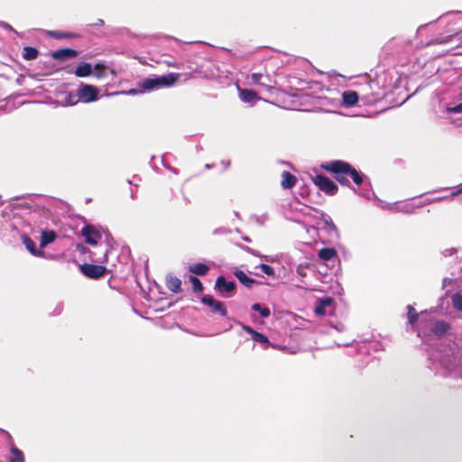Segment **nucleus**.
<instances>
[{
    "instance_id": "obj_1",
    "label": "nucleus",
    "mask_w": 462,
    "mask_h": 462,
    "mask_svg": "<svg viewBox=\"0 0 462 462\" xmlns=\"http://www.w3.org/2000/svg\"><path fill=\"white\" fill-rule=\"evenodd\" d=\"M322 168L335 174L336 180L342 185H348L347 176L351 177L356 185L363 182V175L354 169L348 162L332 161L322 164Z\"/></svg>"
},
{
    "instance_id": "obj_2",
    "label": "nucleus",
    "mask_w": 462,
    "mask_h": 462,
    "mask_svg": "<svg viewBox=\"0 0 462 462\" xmlns=\"http://www.w3.org/2000/svg\"><path fill=\"white\" fill-rule=\"evenodd\" d=\"M179 79V73L171 72L162 76L146 78L142 80L140 87L145 91H153L160 88H170L173 86Z\"/></svg>"
},
{
    "instance_id": "obj_3",
    "label": "nucleus",
    "mask_w": 462,
    "mask_h": 462,
    "mask_svg": "<svg viewBox=\"0 0 462 462\" xmlns=\"http://www.w3.org/2000/svg\"><path fill=\"white\" fill-rule=\"evenodd\" d=\"M99 91L92 85L81 83L77 89L78 100L83 103H90L97 100Z\"/></svg>"
},
{
    "instance_id": "obj_4",
    "label": "nucleus",
    "mask_w": 462,
    "mask_h": 462,
    "mask_svg": "<svg viewBox=\"0 0 462 462\" xmlns=\"http://www.w3.org/2000/svg\"><path fill=\"white\" fill-rule=\"evenodd\" d=\"M314 183L328 195H335L337 191L335 182L326 176L317 175L314 179Z\"/></svg>"
},
{
    "instance_id": "obj_5",
    "label": "nucleus",
    "mask_w": 462,
    "mask_h": 462,
    "mask_svg": "<svg viewBox=\"0 0 462 462\" xmlns=\"http://www.w3.org/2000/svg\"><path fill=\"white\" fill-rule=\"evenodd\" d=\"M81 273L91 279H98L106 273V268L102 265L84 263L80 265Z\"/></svg>"
},
{
    "instance_id": "obj_6",
    "label": "nucleus",
    "mask_w": 462,
    "mask_h": 462,
    "mask_svg": "<svg viewBox=\"0 0 462 462\" xmlns=\"http://www.w3.org/2000/svg\"><path fill=\"white\" fill-rule=\"evenodd\" d=\"M201 302L208 307L211 308V312L212 313H217L219 314L221 317H226L227 315V310L224 305V303L220 300H215L212 296L210 295H205L202 299H201Z\"/></svg>"
},
{
    "instance_id": "obj_7",
    "label": "nucleus",
    "mask_w": 462,
    "mask_h": 462,
    "mask_svg": "<svg viewBox=\"0 0 462 462\" xmlns=\"http://www.w3.org/2000/svg\"><path fill=\"white\" fill-rule=\"evenodd\" d=\"M215 287L222 296L228 298L232 296L236 289V282H227L224 276H219L216 280Z\"/></svg>"
},
{
    "instance_id": "obj_8",
    "label": "nucleus",
    "mask_w": 462,
    "mask_h": 462,
    "mask_svg": "<svg viewBox=\"0 0 462 462\" xmlns=\"http://www.w3.org/2000/svg\"><path fill=\"white\" fill-rule=\"evenodd\" d=\"M81 233L85 241L91 245H96L101 238V234L90 225L85 226Z\"/></svg>"
},
{
    "instance_id": "obj_9",
    "label": "nucleus",
    "mask_w": 462,
    "mask_h": 462,
    "mask_svg": "<svg viewBox=\"0 0 462 462\" xmlns=\"http://www.w3.org/2000/svg\"><path fill=\"white\" fill-rule=\"evenodd\" d=\"M21 239L31 254L37 257H44V251L37 249L35 243L25 233L21 235Z\"/></svg>"
},
{
    "instance_id": "obj_10",
    "label": "nucleus",
    "mask_w": 462,
    "mask_h": 462,
    "mask_svg": "<svg viewBox=\"0 0 462 462\" xmlns=\"http://www.w3.org/2000/svg\"><path fill=\"white\" fill-rule=\"evenodd\" d=\"M383 208H386L389 210H393L396 212H402L405 214H414L416 211V208H419L420 207H417V204L413 203H405L402 205H387L386 207L381 206Z\"/></svg>"
},
{
    "instance_id": "obj_11",
    "label": "nucleus",
    "mask_w": 462,
    "mask_h": 462,
    "mask_svg": "<svg viewBox=\"0 0 462 462\" xmlns=\"http://www.w3.org/2000/svg\"><path fill=\"white\" fill-rule=\"evenodd\" d=\"M78 55V51L73 49H60L52 53V57L55 60H68L75 58Z\"/></svg>"
},
{
    "instance_id": "obj_12",
    "label": "nucleus",
    "mask_w": 462,
    "mask_h": 462,
    "mask_svg": "<svg viewBox=\"0 0 462 462\" xmlns=\"http://www.w3.org/2000/svg\"><path fill=\"white\" fill-rule=\"evenodd\" d=\"M56 233L53 230H41V248L46 247L48 245L54 242L56 239Z\"/></svg>"
},
{
    "instance_id": "obj_13",
    "label": "nucleus",
    "mask_w": 462,
    "mask_h": 462,
    "mask_svg": "<svg viewBox=\"0 0 462 462\" xmlns=\"http://www.w3.org/2000/svg\"><path fill=\"white\" fill-rule=\"evenodd\" d=\"M238 91L240 99L245 103H253L258 99L257 94L253 90L238 87Z\"/></svg>"
},
{
    "instance_id": "obj_14",
    "label": "nucleus",
    "mask_w": 462,
    "mask_h": 462,
    "mask_svg": "<svg viewBox=\"0 0 462 462\" xmlns=\"http://www.w3.org/2000/svg\"><path fill=\"white\" fill-rule=\"evenodd\" d=\"M342 99L345 106H353L358 101V95L356 91L347 90L343 92Z\"/></svg>"
},
{
    "instance_id": "obj_15",
    "label": "nucleus",
    "mask_w": 462,
    "mask_h": 462,
    "mask_svg": "<svg viewBox=\"0 0 462 462\" xmlns=\"http://www.w3.org/2000/svg\"><path fill=\"white\" fill-rule=\"evenodd\" d=\"M79 78L88 77L93 73V67L90 63L81 62L74 71Z\"/></svg>"
},
{
    "instance_id": "obj_16",
    "label": "nucleus",
    "mask_w": 462,
    "mask_h": 462,
    "mask_svg": "<svg viewBox=\"0 0 462 462\" xmlns=\"http://www.w3.org/2000/svg\"><path fill=\"white\" fill-rule=\"evenodd\" d=\"M234 275L246 288H252L254 284L256 283V281L254 279L249 277L241 270H236L234 272Z\"/></svg>"
},
{
    "instance_id": "obj_17",
    "label": "nucleus",
    "mask_w": 462,
    "mask_h": 462,
    "mask_svg": "<svg viewBox=\"0 0 462 462\" xmlns=\"http://www.w3.org/2000/svg\"><path fill=\"white\" fill-rule=\"evenodd\" d=\"M297 179L294 175L289 171H283L282 173V187L285 189H291L295 186Z\"/></svg>"
},
{
    "instance_id": "obj_18",
    "label": "nucleus",
    "mask_w": 462,
    "mask_h": 462,
    "mask_svg": "<svg viewBox=\"0 0 462 462\" xmlns=\"http://www.w3.org/2000/svg\"><path fill=\"white\" fill-rule=\"evenodd\" d=\"M167 288L172 292L180 291L181 281L173 275H168L166 278Z\"/></svg>"
},
{
    "instance_id": "obj_19",
    "label": "nucleus",
    "mask_w": 462,
    "mask_h": 462,
    "mask_svg": "<svg viewBox=\"0 0 462 462\" xmlns=\"http://www.w3.org/2000/svg\"><path fill=\"white\" fill-rule=\"evenodd\" d=\"M448 329L449 325L442 320H438L434 322L433 327L431 328L432 332L439 337L445 335Z\"/></svg>"
},
{
    "instance_id": "obj_20",
    "label": "nucleus",
    "mask_w": 462,
    "mask_h": 462,
    "mask_svg": "<svg viewBox=\"0 0 462 462\" xmlns=\"http://www.w3.org/2000/svg\"><path fill=\"white\" fill-rule=\"evenodd\" d=\"M189 271L195 275L204 276L208 273L209 267L205 263H199L189 265Z\"/></svg>"
},
{
    "instance_id": "obj_21",
    "label": "nucleus",
    "mask_w": 462,
    "mask_h": 462,
    "mask_svg": "<svg viewBox=\"0 0 462 462\" xmlns=\"http://www.w3.org/2000/svg\"><path fill=\"white\" fill-rule=\"evenodd\" d=\"M319 257L323 261H330L337 256V251L332 247H325L319 251Z\"/></svg>"
},
{
    "instance_id": "obj_22",
    "label": "nucleus",
    "mask_w": 462,
    "mask_h": 462,
    "mask_svg": "<svg viewBox=\"0 0 462 462\" xmlns=\"http://www.w3.org/2000/svg\"><path fill=\"white\" fill-rule=\"evenodd\" d=\"M7 459L9 462H24V456L18 448L12 447Z\"/></svg>"
},
{
    "instance_id": "obj_23",
    "label": "nucleus",
    "mask_w": 462,
    "mask_h": 462,
    "mask_svg": "<svg viewBox=\"0 0 462 462\" xmlns=\"http://www.w3.org/2000/svg\"><path fill=\"white\" fill-rule=\"evenodd\" d=\"M332 303L331 298H325L319 301V303L315 307V313L319 316H323L326 314V308L330 306Z\"/></svg>"
},
{
    "instance_id": "obj_24",
    "label": "nucleus",
    "mask_w": 462,
    "mask_h": 462,
    "mask_svg": "<svg viewBox=\"0 0 462 462\" xmlns=\"http://www.w3.org/2000/svg\"><path fill=\"white\" fill-rule=\"evenodd\" d=\"M39 51L37 49L26 46L23 50V58L26 60H32L37 58Z\"/></svg>"
},
{
    "instance_id": "obj_25",
    "label": "nucleus",
    "mask_w": 462,
    "mask_h": 462,
    "mask_svg": "<svg viewBox=\"0 0 462 462\" xmlns=\"http://www.w3.org/2000/svg\"><path fill=\"white\" fill-rule=\"evenodd\" d=\"M252 310L258 311L263 318H267L271 314L269 308L263 307L260 303H254L252 305Z\"/></svg>"
},
{
    "instance_id": "obj_26",
    "label": "nucleus",
    "mask_w": 462,
    "mask_h": 462,
    "mask_svg": "<svg viewBox=\"0 0 462 462\" xmlns=\"http://www.w3.org/2000/svg\"><path fill=\"white\" fill-rule=\"evenodd\" d=\"M408 310V320L411 325H414V323L418 320V313L415 309L411 305L407 306Z\"/></svg>"
},
{
    "instance_id": "obj_27",
    "label": "nucleus",
    "mask_w": 462,
    "mask_h": 462,
    "mask_svg": "<svg viewBox=\"0 0 462 462\" xmlns=\"http://www.w3.org/2000/svg\"><path fill=\"white\" fill-rule=\"evenodd\" d=\"M189 281H190V282L192 284L194 291L201 292L203 291V285H202V283H201V282L199 281V278H197L196 276L190 275L189 276Z\"/></svg>"
},
{
    "instance_id": "obj_28",
    "label": "nucleus",
    "mask_w": 462,
    "mask_h": 462,
    "mask_svg": "<svg viewBox=\"0 0 462 462\" xmlns=\"http://www.w3.org/2000/svg\"><path fill=\"white\" fill-rule=\"evenodd\" d=\"M445 199H448V196L436 197V198H432V199H425L423 201L418 203L417 207L421 208V207H423L425 205L435 203V202H439V201H442V200H445Z\"/></svg>"
},
{
    "instance_id": "obj_29",
    "label": "nucleus",
    "mask_w": 462,
    "mask_h": 462,
    "mask_svg": "<svg viewBox=\"0 0 462 462\" xmlns=\"http://www.w3.org/2000/svg\"><path fill=\"white\" fill-rule=\"evenodd\" d=\"M48 34H50L51 36H52L55 39L72 38L75 36L73 33L63 32H59V31H50V32H48Z\"/></svg>"
},
{
    "instance_id": "obj_30",
    "label": "nucleus",
    "mask_w": 462,
    "mask_h": 462,
    "mask_svg": "<svg viewBox=\"0 0 462 462\" xmlns=\"http://www.w3.org/2000/svg\"><path fill=\"white\" fill-rule=\"evenodd\" d=\"M252 338L254 339V341L258 342L263 345H265V346H267L269 344L268 337L266 336H264L263 334L259 333L257 331L254 332Z\"/></svg>"
},
{
    "instance_id": "obj_31",
    "label": "nucleus",
    "mask_w": 462,
    "mask_h": 462,
    "mask_svg": "<svg viewBox=\"0 0 462 462\" xmlns=\"http://www.w3.org/2000/svg\"><path fill=\"white\" fill-rule=\"evenodd\" d=\"M452 303L457 310H462V291L453 295Z\"/></svg>"
},
{
    "instance_id": "obj_32",
    "label": "nucleus",
    "mask_w": 462,
    "mask_h": 462,
    "mask_svg": "<svg viewBox=\"0 0 462 462\" xmlns=\"http://www.w3.org/2000/svg\"><path fill=\"white\" fill-rule=\"evenodd\" d=\"M105 66L101 64H96L93 68V73L95 77L100 79L105 77Z\"/></svg>"
},
{
    "instance_id": "obj_33",
    "label": "nucleus",
    "mask_w": 462,
    "mask_h": 462,
    "mask_svg": "<svg viewBox=\"0 0 462 462\" xmlns=\"http://www.w3.org/2000/svg\"><path fill=\"white\" fill-rule=\"evenodd\" d=\"M258 268L261 269V271L268 275V276H271V277H273L275 275V273H274V270L273 267H271L270 265L268 264H265V263H261Z\"/></svg>"
},
{
    "instance_id": "obj_34",
    "label": "nucleus",
    "mask_w": 462,
    "mask_h": 462,
    "mask_svg": "<svg viewBox=\"0 0 462 462\" xmlns=\"http://www.w3.org/2000/svg\"><path fill=\"white\" fill-rule=\"evenodd\" d=\"M66 104L69 106H74L76 105L79 100H78L77 93L74 95L72 93H69L66 97Z\"/></svg>"
},
{
    "instance_id": "obj_35",
    "label": "nucleus",
    "mask_w": 462,
    "mask_h": 462,
    "mask_svg": "<svg viewBox=\"0 0 462 462\" xmlns=\"http://www.w3.org/2000/svg\"><path fill=\"white\" fill-rule=\"evenodd\" d=\"M263 77V75L262 73H253L251 75L252 83L264 86V84L261 81Z\"/></svg>"
},
{
    "instance_id": "obj_36",
    "label": "nucleus",
    "mask_w": 462,
    "mask_h": 462,
    "mask_svg": "<svg viewBox=\"0 0 462 462\" xmlns=\"http://www.w3.org/2000/svg\"><path fill=\"white\" fill-rule=\"evenodd\" d=\"M324 222L326 224V226L328 227H329L330 230H334L336 231L337 230V226L336 225L333 223L332 219L330 217L327 216L325 218H324Z\"/></svg>"
},
{
    "instance_id": "obj_37",
    "label": "nucleus",
    "mask_w": 462,
    "mask_h": 462,
    "mask_svg": "<svg viewBox=\"0 0 462 462\" xmlns=\"http://www.w3.org/2000/svg\"><path fill=\"white\" fill-rule=\"evenodd\" d=\"M448 112L454 113V114L462 113V102L460 104H458L457 106L448 107Z\"/></svg>"
},
{
    "instance_id": "obj_38",
    "label": "nucleus",
    "mask_w": 462,
    "mask_h": 462,
    "mask_svg": "<svg viewBox=\"0 0 462 462\" xmlns=\"http://www.w3.org/2000/svg\"><path fill=\"white\" fill-rule=\"evenodd\" d=\"M456 253H457V248L452 247V248H448V249L444 250L442 252V254L445 257H447V256H451V255H453Z\"/></svg>"
},
{
    "instance_id": "obj_39",
    "label": "nucleus",
    "mask_w": 462,
    "mask_h": 462,
    "mask_svg": "<svg viewBox=\"0 0 462 462\" xmlns=\"http://www.w3.org/2000/svg\"><path fill=\"white\" fill-rule=\"evenodd\" d=\"M243 249L245 250L247 253L255 255V256H261V254L254 249L248 247V246H243Z\"/></svg>"
},
{
    "instance_id": "obj_40",
    "label": "nucleus",
    "mask_w": 462,
    "mask_h": 462,
    "mask_svg": "<svg viewBox=\"0 0 462 462\" xmlns=\"http://www.w3.org/2000/svg\"><path fill=\"white\" fill-rule=\"evenodd\" d=\"M462 193V183L460 185H458L457 187V189L454 192H452L449 196H448V199H453L454 197H456L457 195Z\"/></svg>"
},
{
    "instance_id": "obj_41",
    "label": "nucleus",
    "mask_w": 462,
    "mask_h": 462,
    "mask_svg": "<svg viewBox=\"0 0 462 462\" xmlns=\"http://www.w3.org/2000/svg\"><path fill=\"white\" fill-rule=\"evenodd\" d=\"M241 326L245 332H247L248 334L251 335V337L253 336L254 332H255V330L253 328H251L250 326L243 325V324H241Z\"/></svg>"
},
{
    "instance_id": "obj_42",
    "label": "nucleus",
    "mask_w": 462,
    "mask_h": 462,
    "mask_svg": "<svg viewBox=\"0 0 462 462\" xmlns=\"http://www.w3.org/2000/svg\"><path fill=\"white\" fill-rule=\"evenodd\" d=\"M0 26L5 28V29L13 31V32H14L16 33V32L13 29V27L10 24H8L7 23H5V22H0Z\"/></svg>"
},
{
    "instance_id": "obj_43",
    "label": "nucleus",
    "mask_w": 462,
    "mask_h": 462,
    "mask_svg": "<svg viewBox=\"0 0 462 462\" xmlns=\"http://www.w3.org/2000/svg\"><path fill=\"white\" fill-rule=\"evenodd\" d=\"M105 22L103 19H97L94 23L90 24L91 26H103Z\"/></svg>"
},
{
    "instance_id": "obj_44",
    "label": "nucleus",
    "mask_w": 462,
    "mask_h": 462,
    "mask_svg": "<svg viewBox=\"0 0 462 462\" xmlns=\"http://www.w3.org/2000/svg\"><path fill=\"white\" fill-rule=\"evenodd\" d=\"M221 165H223L224 169L226 170L229 167L230 162L223 160V161H221Z\"/></svg>"
},
{
    "instance_id": "obj_45",
    "label": "nucleus",
    "mask_w": 462,
    "mask_h": 462,
    "mask_svg": "<svg viewBox=\"0 0 462 462\" xmlns=\"http://www.w3.org/2000/svg\"><path fill=\"white\" fill-rule=\"evenodd\" d=\"M450 282H451V280H450V279H448V278H444V279H443V285L445 286V285H446V283Z\"/></svg>"
},
{
    "instance_id": "obj_46",
    "label": "nucleus",
    "mask_w": 462,
    "mask_h": 462,
    "mask_svg": "<svg viewBox=\"0 0 462 462\" xmlns=\"http://www.w3.org/2000/svg\"><path fill=\"white\" fill-rule=\"evenodd\" d=\"M213 166H214L213 164L207 163V164L205 165V168H206L207 170H209V169H212V168H213Z\"/></svg>"
},
{
    "instance_id": "obj_47",
    "label": "nucleus",
    "mask_w": 462,
    "mask_h": 462,
    "mask_svg": "<svg viewBox=\"0 0 462 462\" xmlns=\"http://www.w3.org/2000/svg\"><path fill=\"white\" fill-rule=\"evenodd\" d=\"M243 240H244V241H246V242H250V241H251V240H250V238H249L248 236H244V237H243Z\"/></svg>"
},
{
    "instance_id": "obj_48",
    "label": "nucleus",
    "mask_w": 462,
    "mask_h": 462,
    "mask_svg": "<svg viewBox=\"0 0 462 462\" xmlns=\"http://www.w3.org/2000/svg\"><path fill=\"white\" fill-rule=\"evenodd\" d=\"M169 169H170L171 171H173L174 173H176V174L178 173V171H177V170H176V169H174V168H169Z\"/></svg>"
},
{
    "instance_id": "obj_49",
    "label": "nucleus",
    "mask_w": 462,
    "mask_h": 462,
    "mask_svg": "<svg viewBox=\"0 0 462 462\" xmlns=\"http://www.w3.org/2000/svg\"><path fill=\"white\" fill-rule=\"evenodd\" d=\"M421 333H422V332H421L420 330H419V331H418V336H419V337H421Z\"/></svg>"
},
{
    "instance_id": "obj_50",
    "label": "nucleus",
    "mask_w": 462,
    "mask_h": 462,
    "mask_svg": "<svg viewBox=\"0 0 462 462\" xmlns=\"http://www.w3.org/2000/svg\"><path fill=\"white\" fill-rule=\"evenodd\" d=\"M235 215H236V217H239V213H238V212H236V211L235 212Z\"/></svg>"
}]
</instances>
